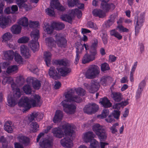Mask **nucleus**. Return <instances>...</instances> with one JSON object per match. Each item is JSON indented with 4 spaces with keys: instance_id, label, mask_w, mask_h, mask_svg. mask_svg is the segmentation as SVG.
Returning a JSON list of instances; mask_svg holds the SVG:
<instances>
[{
    "instance_id": "nucleus-9",
    "label": "nucleus",
    "mask_w": 148,
    "mask_h": 148,
    "mask_svg": "<svg viewBox=\"0 0 148 148\" xmlns=\"http://www.w3.org/2000/svg\"><path fill=\"white\" fill-rule=\"evenodd\" d=\"M69 136H66L60 141L61 145L63 147L66 148H70L73 145L71 139H73Z\"/></svg>"
},
{
    "instance_id": "nucleus-35",
    "label": "nucleus",
    "mask_w": 148,
    "mask_h": 148,
    "mask_svg": "<svg viewBox=\"0 0 148 148\" xmlns=\"http://www.w3.org/2000/svg\"><path fill=\"white\" fill-rule=\"evenodd\" d=\"M18 69V67L16 65H11L7 69L6 72L8 74H14L17 72Z\"/></svg>"
},
{
    "instance_id": "nucleus-21",
    "label": "nucleus",
    "mask_w": 148,
    "mask_h": 148,
    "mask_svg": "<svg viewBox=\"0 0 148 148\" xmlns=\"http://www.w3.org/2000/svg\"><path fill=\"white\" fill-rule=\"evenodd\" d=\"M43 24L44 30L46 32L47 34H51L53 33L54 29L55 28L54 26L53 25V23L51 25H50L47 23H45Z\"/></svg>"
},
{
    "instance_id": "nucleus-62",
    "label": "nucleus",
    "mask_w": 148,
    "mask_h": 148,
    "mask_svg": "<svg viewBox=\"0 0 148 148\" xmlns=\"http://www.w3.org/2000/svg\"><path fill=\"white\" fill-rule=\"evenodd\" d=\"M118 29L119 31L123 32H129V29L127 28L124 27L122 25H119L117 27L116 29Z\"/></svg>"
},
{
    "instance_id": "nucleus-1",
    "label": "nucleus",
    "mask_w": 148,
    "mask_h": 148,
    "mask_svg": "<svg viewBox=\"0 0 148 148\" xmlns=\"http://www.w3.org/2000/svg\"><path fill=\"white\" fill-rule=\"evenodd\" d=\"M40 99V96L37 95H34L33 99H29L27 97H23L18 105L20 107H24L25 111H27L31 107L32 105L33 107L40 106L42 103Z\"/></svg>"
},
{
    "instance_id": "nucleus-18",
    "label": "nucleus",
    "mask_w": 148,
    "mask_h": 148,
    "mask_svg": "<svg viewBox=\"0 0 148 148\" xmlns=\"http://www.w3.org/2000/svg\"><path fill=\"white\" fill-rule=\"evenodd\" d=\"M67 3L69 7H73L76 5L79 9H82L84 6V4L80 3L79 0H67Z\"/></svg>"
},
{
    "instance_id": "nucleus-6",
    "label": "nucleus",
    "mask_w": 148,
    "mask_h": 148,
    "mask_svg": "<svg viewBox=\"0 0 148 148\" xmlns=\"http://www.w3.org/2000/svg\"><path fill=\"white\" fill-rule=\"evenodd\" d=\"M74 92L75 91L73 90H70L65 94V98L69 102L74 101L78 103H80L82 101V99L79 96L77 95L72 96Z\"/></svg>"
},
{
    "instance_id": "nucleus-34",
    "label": "nucleus",
    "mask_w": 148,
    "mask_h": 148,
    "mask_svg": "<svg viewBox=\"0 0 148 148\" xmlns=\"http://www.w3.org/2000/svg\"><path fill=\"white\" fill-rule=\"evenodd\" d=\"M29 46L33 52H35L38 49V42L37 41H31L29 43Z\"/></svg>"
},
{
    "instance_id": "nucleus-30",
    "label": "nucleus",
    "mask_w": 148,
    "mask_h": 148,
    "mask_svg": "<svg viewBox=\"0 0 148 148\" xmlns=\"http://www.w3.org/2000/svg\"><path fill=\"white\" fill-rule=\"evenodd\" d=\"M74 18V16L71 12L68 14L62 15L61 16V18L62 20L71 23L73 19Z\"/></svg>"
},
{
    "instance_id": "nucleus-44",
    "label": "nucleus",
    "mask_w": 148,
    "mask_h": 148,
    "mask_svg": "<svg viewBox=\"0 0 148 148\" xmlns=\"http://www.w3.org/2000/svg\"><path fill=\"white\" fill-rule=\"evenodd\" d=\"M21 94L20 89L18 88H16L13 92L12 97H13L18 101V99L21 96Z\"/></svg>"
},
{
    "instance_id": "nucleus-2",
    "label": "nucleus",
    "mask_w": 148,
    "mask_h": 148,
    "mask_svg": "<svg viewBox=\"0 0 148 148\" xmlns=\"http://www.w3.org/2000/svg\"><path fill=\"white\" fill-rule=\"evenodd\" d=\"M56 69L58 73L56 71L55 68L53 66L51 67L49 69V75L51 77L55 79H58L60 78L59 73L61 75L65 76L71 72V69L66 67L57 68Z\"/></svg>"
},
{
    "instance_id": "nucleus-63",
    "label": "nucleus",
    "mask_w": 148,
    "mask_h": 148,
    "mask_svg": "<svg viewBox=\"0 0 148 148\" xmlns=\"http://www.w3.org/2000/svg\"><path fill=\"white\" fill-rule=\"evenodd\" d=\"M53 10H53H52L49 8H47L45 10V11L47 15L50 16H52L55 14V12Z\"/></svg>"
},
{
    "instance_id": "nucleus-46",
    "label": "nucleus",
    "mask_w": 148,
    "mask_h": 148,
    "mask_svg": "<svg viewBox=\"0 0 148 148\" xmlns=\"http://www.w3.org/2000/svg\"><path fill=\"white\" fill-rule=\"evenodd\" d=\"M18 23L23 26L27 27L28 25V19L25 17H24L20 19Z\"/></svg>"
},
{
    "instance_id": "nucleus-37",
    "label": "nucleus",
    "mask_w": 148,
    "mask_h": 148,
    "mask_svg": "<svg viewBox=\"0 0 148 148\" xmlns=\"http://www.w3.org/2000/svg\"><path fill=\"white\" fill-rule=\"evenodd\" d=\"M17 101L14 99L12 95H9L8 97V105L11 107L14 106L17 104Z\"/></svg>"
},
{
    "instance_id": "nucleus-54",
    "label": "nucleus",
    "mask_w": 148,
    "mask_h": 148,
    "mask_svg": "<svg viewBox=\"0 0 148 148\" xmlns=\"http://www.w3.org/2000/svg\"><path fill=\"white\" fill-rule=\"evenodd\" d=\"M16 82L19 85H22L25 82V79L23 76L22 75H20L17 77L16 79Z\"/></svg>"
},
{
    "instance_id": "nucleus-32",
    "label": "nucleus",
    "mask_w": 148,
    "mask_h": 148,
    "mask_svg": "<svg viewBox=\"0 0 148 148\" xmlns=\"http://www.w3.org/2000/svg\"><path fill=\"white\" fill-rule=\"evenodd\" d=\"M12 123L11 121H7L4 126V129L8 133H11L13 130L12 127Z\"/></svg>"
},
{
    "instance_id": "nucleus-57",
    "label": "nucleus",
    "mask_w": 148,
    "mask_h": 148,
    "mask_svg": "<svg viewBox=\"0 0 148 148\" xmlns=\"http://www.w3.org/2000/svg\"><path fill=\"white\" fill-rule=\"evenodd\" d=\"M101 69L102 71H104L108 70L110 69L109 65L106 63L105 62L102 64L101 66Z\"/></svg>"
},
{
    "instance_id": "nucleus-36",
    "label": "nucleus",
    "mask_w": 148,
    "mask_h": 148,
    "mask_svg": "<svg viewBox=\"0 0 148 148\" xmlns=\"http://www.w3.org/2000/svg\"><path fill=\"white\" fill-rule=\"evenodd\" d=\"M14 52L12 50H9L4 53V58L6 60H10L13 58Z\"/></svg>"
},
{
    "instance_id": "nucleus-8",
    "label": "nucleus",
    "mask_w": 148,
    "mask_h": 148,
    "mask_svg": "<svg viewBox=\"0 0 148 148\" xmlns=\"http://www.w3.org/2000/svg\"><path fill=\"white\" fill-rule=\"evenodd\" d=\"M56 42L59 47L65 48L66 46V39L61 36L60 34H57L55 36Z\"/></svg>"
},
{
    "instance_id": "nucleus-64",
    "label": "nucleus",
    "mask_w": 148,
    "mask_h": 148,
    "mask_svg": "<svg viewBox=\"0 0 148 148\" xmlns=\"http://www.w3.org/2000/svg\"><path fill=\"white\" fill-rule=\"evenodd\" d=\"M109 111L107 109H104L103 111L101 116L102 118L106 117L109 114Z\"/></svg>"
},
{
    "instance_id": "nucleus-52",
    "label": "nucleus",
    "mask_w": 148,
    "mask_h": 148,
    "mask_svg": "<svg viewBox=\"0 0 148 148\" xmlns=\"http://www.w3.org/2000/svg\"><path fill=\"white\" fill-rule=\"evenodd\" d=\"M90 148H99V146L98 142L95 139L92 140L90 144Z\"/></svg>"
},
{
    "instance_id": "nucleus-39",
    "label": "nucleus",
    "mask_w": 148,
    "mask_h": 148,
    "mask_svg": "<svg viewBox=\"0 0 148 148\" xmlns=\"http://www.w3.org/2000/svg\"><path fill=\"white\" fill-rule=\"evenodd\" d=\"M45 61L47 66L49 65L51 62V55L49 52L46 51L44 53Z\"/></svg>"
},
{
    "instance_id": "nucleus-51",
    "label": "nucleus",
    "mask_w": 148,
    "mask_h": 148,
    "mask_svg": "<svg viewBox=\"0 0 148 148\" xmlns=\"http://www.w3.org/2000/svg\"><path fill=\"white\" fill-rule=\"evenodd\" d=\"M54 65H60L66 66L67 65V62L66 61L63 60H56L53 61V62Z\"/></svg>"
},
{
    "instance_id": "nucleus-60",
    "label": "nucleus",
    "mask_w": 148,
    "mask_h": 148,
    "mask_svg": "<svg viewBox=\"0 0 148 148\" xmlns=\"http://www.w3.org/2000/svg\"><path fill=\"white\" fill-rule=\"evenodd\" d=\"M29 26L31 28H36L38 27V23L37 21H30L29 24Z\"/></svg>"
},
{
    "instance_id": "nucleus-28",
    "label": "nucleus",
    "mask_w": 148,
    "mask_h": 148,
    "mask_svg": "<svg viewBox=\"0 0 148 148\" xmlns=\"http://www.w3.org/2000/svg\"><path fill=\"white\" fill-rule=\"evenodd\" d=\"M51 141L49 140L43 138L41 139L39 143V145L42 148H48L51 146Z\"/></svg>"
},
{
    "instance_id": "nucleus-42",
    "label": "nucleus",
    "mask_w": 148,
    "mask_h": 148,
    "mask_svg": "<svg viewBox=\"0 0 148 148\" xmlns=\"http://www.w3.org/2000/svg\"><path fill=\"white\" fill-rule=\"evenodd\" d=\"M128 104V101L127 100L124 101H122L119 103L114 104L112 106L113 108L117 109L119 110L122 106H126Z\"/></svg>"
},
{
    "instance_id": "nucleus-16",
    "label": "nucleus",
    "mask_w": 148,
    "mask_h": 148,
    "mask_svg": "<svg viewBox=\"0 0 148 148\" xmlns=\"http://www.w3.org/2000/svg\"><path fill=\"white\" fill-rule=\"evenodd\" d=\"M63 127L64 130L65 136L72 137L74 134V131L71 125L69 123L66 124L63 126Z\"/></svg>"
},
{
    "instance_id": "nucleus-56",
    "label": "nucleus",
    "mask_w": 148,
    "mask_h": 148,
    "mask_svg": "<svg viewBox=\"0 0 148 148\" xmlns=\"http://www.w3.org/2000/svg\"><path fill=\"white\" fill-rule=\"evenodd\" d=\"M29 38L26 36H23L19 38L18 40V42L20 43H25L28 42Z\"/></svg>"
},
{
    "instance_id": "nucleus-29",
    "label": "nucleus",
    "mask_w": 148,
    "mask_h": 148,
    "mask_svg": "<svg viewBox=\"0 0 148 148\" xmlns=\"http://www.w3.org/2000/svg\"><path fill=\"white\" fill-rule=\"evenodd\" d=\"M53 136L57 138H61L64 136V134L60 128H54L52 129Z\"/></svg>"
},
{
    "instance_id": "nucleus-31",
    "label": "nucleus",
    "mask_w": 148,
    "mask_h": 148,
    "mask_svg": "<svg viewBox=\"0 0 148 148\" xmlns=\"http://www.w3.org/2000/svg\"><path fill=\"white\" fill-rule=\"evenodd\" d=\"M111 96L113 100L116 102L120 101L123 98L121 94L119 92H112Z\"/></svg>"
},
{
    "instance_id": "nucleus-48",
    "label": "nucleus",
    "mask_w": 148,
    "mask_h": 148,
    "mask_svg": "<svg viewBox=\"0 0 148 148\" xmlns=\"http://www.w3.org/2000/svg\"><path fill=\"white\" fill-rule=\"evenodd\" d=\"M71 13H73L74 16L77 15V17L79 18H80L82 16V13L81 10L77 9H75L74 10H72L71 12Z\"/></svg>"
},
{
    "instance_id": "nucleus-45",
    "label": "nucleus",
    "mask_w": 148,
    "mask_h": 148,
    "mask_svg": "<svg viewBox=\"0 0 148 148\" xmlns=\"http://www.w3.org/2000/svg\"><path fill=\"white\" fill-rule=\"evenodd\" d=\"M111 77L109 76H104L101 78L100 82L103 86H106L108 82L112 80Z\"/></svg>"
},
{
    "instance_id": "nucleus-47",
    "label": "nucleus",
    "mask_w": 148,
    "mask_h": 148,
    "mask_svg": "<svg viewBox=\"0 0 148 148\" xmlns=\"http://www.w3.org/2000/svg\"><path fill=\"white\" fill-rule=\"evenodd\" d=\"M53 25L54 26L55 29L58 30L62 29L64 27V24L60 22H54L53 23Z\"/></svg>"
},
{
    "instance_id": "nucleus-55",
    "label": "nucleus",
    "mask_w": 148,
    "mask_h": 148,
    "mask_svg": "<svg viewBox=\"0 0 148 148\" xmlns=\"http://www.w3.org/2000/svg\"><path fill=\"white\" fill-rule=\"evenodd\" d=\"M12 36L10 32H6L2 36V38L3 40L5 41H7L11 39L12 38Z\"/></svg>"
},
{
    "instance_id": "nucleus-58",
    "label": "nucleus",
    "mask_w": 148,
    "mask_h": 148,
    "mask_svg": "<svg viewBox=\"0 0 148 148\" xmlns=\"http://www.w3.org/2000/svg\"><path fill=\"white\" fill-rule=\"evenodd\" d=\"M89 52L90 54L95 58V56L97 54L96 48L90 47L89 49Z\"/></svg>"
},
{
    "instance_id": "nucleus-22",
    "label": "nucleus",
    "mask_w": 148,
    "mask_h": 148,
    "mask_svg": "<svg viewBox=\"0 0 148 148\" xmlns=\"http://www.w3.org/2000/svg\"><path fill=\"white\" fill-rule=\"evenodd\" d=\"M83 49V46L82 44L79 45L77 47L76 51V55L75 58V61L74 62L75 65H77L79 62L80 58V51Z\"/></svg>"
},
{
    "instance_id": "nucleus-25",
    "label": "nucleus",
    "mask_w": 148,
    "mask_h": 148,
    "mask_svg": "<svg viewBox=\"0 0 148 148\" xmlns=\"http://www.w3.org/2000/svg\"><path fill=\"white\" fill-rule=\"evenodd\" d=\"M63 116L62 111L60 110H57L53 119V122L56 123L60 122L62 119Z\"/></svg>"
},
{
    "instance_id": "nucleus-43",
    "label": "nucleus",
    "mask_w": 148,
    "mask_h": 148,
    "mask_svg": "<svg viewBox=\"0 0 148 148\" xmlns=\"http://www.w3.org/2000/svg\"><path fill=\"white\" fill-rule=\"evenodd\" d=\"M27 0H16V3L20 8L22 7L25 8H28L27 5L25 3Z\"/></svg>"
},
{
    "instance_id": "nucleus-14",
    "label": "nucleus",
    "mask_w": 148,
    "mask_h": 148,
    "mask_svg": "<svg viewBox=\"0 0 148 148\" xmlns=\"http://www.w3.org/2000/svg\"><path fill=\"white\" fill-rule=\"evenodd\" d=\"M99 86L100 85L98 82L96 80H93L88 88L90 93H94L97 91Z\"/></svg>"
},
{
    "instance_id": "nucleus-49",
    "label": "nucleus",
    "mask_w": 148,
    "mask_h": 148,
    "mask_svg": "<svg viewBox=\"0 0 148 148\" xmlns=\"http://www.w3.org/2000/svg\"><path fill=\"white\" fill-rule=\"evenodd\" d=\"M23 90L26 94H30L32 92V88L29 85H25L23 88Z\"/></svg>"
},
{
    "instance_id": "nucleus-17",
    "label": "nucleus",
    "mask_w": 148,
    "mask_h": 148,
    "mask_svg": "<svg viewBox=\"0 0 148 148\" xmlns=\"http://www.w3.org/2000/svg\"><path fill=\"white\" fill-rule=\"evenodd\" d=\"M21 55L25 58H29L31 56L29 49L25 45H22L20 48Z\"/></svg>"
},
{
    "instance_id": "nucleus-53",
    "label": "nucleus",
    "mask_w": 148,
    "mask_h": 148,
    "mask_svg": "<svg viewBox=\"0 0 148 148\" xmlns=\"http://www.w3.org/2000/svg\"><path fill=\"white\" fill-rule=\"evenodd\" d=\"M14 59L18 63H20L22 61V58L21 55L15 52L14 54Z\"/></svg>"
},
{
    "instance_id": "nucleus-61",
    "label": "nucleus",
    "mask_w": 148,
    "mask_h": 148,
    "mask_svg": "<svg viewBox=\"0 0 148 148\" xmlns=\"http://www.w3.org/2000/svg\"><path fill=\"white\" fill-rule=\"evenodd\" d=\"M120 112L119 110H114L112 113V115L114 118L118 119L120 115Z\"/></svg>"
},
{
    "instance_id": "nucleus-11",
    "label": "nucleus",
    "mask_w": 148,
    "mask_h": 148,
    "mask_svg": "<svg viewBox=\"0 0 148 148\" xmlns=\"http://www.w3.org/2000/svg\"><path fill=\"white\" fill-rule=\"evenodd\" d=\"M43 116L44 115L42 113L34 112L30 114L28 118V120L29 122H31L34 120L36 118L37 121H39L43 118Z\"/></svg>"
},
{
    "instance_id": "nucleus-4",
    "label": "nucleus",
    "mask_w": 148,
    "mask_h": 148,
    "mask_svg": "<svg viewBox=\"0 0 148 148\" xmlns=\"http://www.w3.org/2000/svg\"><path fill=\"white\" fill-rule=\"evenodd\" d=\"M99 68L95 65L90 66L85 73V76L88 79H92L97 77L100 73Z\"/></svg>"
},
{
    "instance_id": "nucleus-33",
    "label": "nucleus",
    "mask_w": 148,
    "mask_h": 148,
    "mask_svg": "<svg viewBox=\"0 0 148 148\" xmlns=\"http://www.w3.org/2000/svg\"><path fill=\"white\" fill-rule=\"evenodd\" d=\"M30 35L32 38L31 41H38V39L40 36L39 30L36 29L33 31L31 32Z\"/></svg>"
},
{
    "instance_id": "nucleus-26",
    "label": "nucleus",
    "mask_w": 148,
    "mask_h": 148,
    "mask_svg": "<svg viewBox=\"0 0 148 148\" xmlns=\"http://www.w3.org/2000/svg\"><path fill=\"white\" fill-rule=\"evenodd\" d=\"M93 15L96 17H98L99 18H103L106 16V13L102 10L96 9L92 11Z\"/></svg>"
},
{
    "instance_id": "nucleus-59",
    "label": "nucleus",
    "mask_w": 148,
    "mask_h": 148,
    "mask_svg": "<svg viewBox=\"0 0 148 148\" xmlns=\"http://www.w3.org/2000/svg\"><path fill=\"white\" fill-rule=\"evenodd\" d=\"M118 125V123H116L114 124L112 126L110 127V129L112 133L113 134H115L117 132V130L116 128V127Z\"/></svg>"
},
{
    "instance_id": "nucleus-3",
    "label": "nucleus",
    "mask_w": 148,
    "mask_h": 148,
    "mask_svg": "<svg viewBox=\"0 0 148 148\" xmlns=\"http://www.w3.org/2000/svg\"><path fill=\"white\" fill-rule=\"evenodd\" d=\"M92 130L101 141H104L106 139L107 134L103 126L96 123L92 126Z\"/></svg>"
},
{
    "instance_id": "nucleus-19",
    "label": "nucleus",
    "mask_w": 148,
    "mask_h": 148,
    "mask_svg": "<svg viewBox=\"0 0 148 148\" xmlns=\"http://www.w3.org/2000/svg\"><path fill=\"white\" fill-rule=\"evenodd\" d=\"M144 18L143 16L138 17L136 20V24L135 26V34H137L142 25V24L144 22Z\"/></svg>"
},
{
    "instance_id": "nucleus-38",
    "label": "nucleus",
    "mask_w": 148,
    "mask_h": 148,
    "mask_svg": "<svg viewBox=\"0 0 148 148\" xmlns=\"http://www.w3.org/2000/svg\"><path fill=\"white\" fill-rule=\"evenodd\" d=\"M21 27L20 26L18 25H14L12 26L11 30L12 32L14 34H19L21 31Z\"/></svg>"
},
{
    "instance_id": "nucleus-20",
    "label": "nucleus",
    "mask_w": 148,
    "mask_h": 148,
    "mask_svg": "<svg viewBox=\"0 0 148 148\" xmlns=\"http://www.w3.org/2000/svg\"><path fill=\"white\" fill-rule=\"evenodd\" d=\"M28 79H29V82L32 83L33 86L35 89L38 90L40 88L41 85L40 81L33 77L29 78Z\"/></svg>"
},
{
    "instance_id": "nucleus-50",
    "label": "nucleus",
    "mask_w": 148,
    "mask_h": 148,
    "mask_svg": "<svg viewBox=\"0 0 148 148\" xmlns=\"http://www.w3.org/2000/svg\"><path fill=\"white\" fill-rule=\"evenodd\" d=\"M74 91L76 92L77 95L80 96H84L86 93L85 90L80 87L75 89Z\"/></svg>"
},
{
    "instance_id": "nucleus-12",
    "label": "nucleus",
    "mask_w": 148,
    "mask_h": 148,
    "mask_svg": "<svg viewBox=\"0 0 148 148\" xmlns=\"http://www.w3.org/2000/svg\"><path fill=\"white\" fill-rule=\"evenodd\" d=\"M101 8L104 12H108L110 11H112L115 8V5L112 3H108L107 2H101Z\"/></svg>"
},
{
    "instance_id": "nucleus-15",
    "label": "nucleus",
    "mask_w": 148,
    "mask_h": 148,
    "mask_svg": "<svg viewBox=\"0 0 148 148\" xmlns=\"http://www.w3.org/2000/svg\"><path fill=\"white\" fill-rule=\"evenodd\" d=\"M50 6L52 9H56L60 11H64L65 9L63 6L60 5L58 0H51Z\"/></svg>"
},
{
    "instance_id": "nucleus-41",
    "label": "nucleus",
    "mask_w": 148,
    "mask_h": 148,
    "mask_svg": "<svg viewBox=\"0 0 148 148\" xmlns=\"http://www.w3.org/2000/svg\"><path fill=\"white\" fill-rule=\"evenodd\" d=\"M30 130L33 132H36L39 130V125L36 122H32L30 124Z\"/></svg>"
},
{
    "instance_id": "nucleus-10",
    "label": "nucleus",
    "mask_w": 148,
    "mask_h": 148,
    "mask_svg": "<svg viewBox=\"0 0 148 148\" xmlns=\"http://www.w3.org/2000/svg\"><path fill=\"white\" fill-rule=\"evenodd\" d=\"M10 20L8 16L3 14L0 15V27L2 29L5 28L8 26Z\"/></svg>"
},
{
    "instance_id": "nucleus-40",
    "label": "nucleus",
    "mask_w": 148,
    "mask_h": 148,
    "mask_svg": "<svg viewBox=\"0 0 148 148\" xmlns=\"http://www.w3.org/2000/svg\"><path fill=\"white\" fill-rule=\"evenodd\" d=\"M101 100L100 101V103H101L104 107L109 108L111 106L112 104L107 98H102Z\"/></svg>"
},
{
    "instance_id": "nucleus-5",
    "label": "nucleus",
    "mask_w": 148,
    "mask_h": 148,
    "mask_svg": "<svg viewBox=\"0 0 148 148\" xmlns=\"http://www.w3.org/2000/svg\"><path fill=\"white\" fill-rule=\"evenodd\" d=\"M68 101L66 99L64 100L61 102V104L64 107V111L66 113L69 114H73L76 110V106L75 104L68 103Z\"/></svg>"
},
{
    "instance_id": "nucleus-27",
    "label": "nucleus",
    "mask_w": 148,
    "mask_h": 148,
    "mask_svg": "<svg viewBox=\"0 0 148 148\" xmlns=\"http://www.w3.org/2000/svg\"><path fill=\"white\" fill-rule=\"evenodd\" d=\"M17 139L20 142L23 144L25 146L28 145L29 143V138L21 134L19 135Z\"/></svg>"
},
{
    "instance_id": "nucleus-23",
    "label": "nucleus",
    "mask_w": 148,
    "mask_h": 148,
    "mask_svg": "<svg viewBox=\"0 0 148 148\" xmlns=\"http://www.w3.org/2000/svg\"><path fill=\"white\" fill-rule=\"evenodd\" d=\"M95 58L91 55L87 53L83 57L82 62L84 64L89 63L94 60Z\"/></svg>"
},
{
    "instance_id": "nucleus-24",
    "label": "nucleus",
    "mask_w": 148,
    "mask_h": 148,
    "mask_svg": "<svg viewBox=\"0 0 148 148\" xmlns=\"http://www.w3.org/2000/svg\"><path fill=\"white\" fill-rule=\"evenodd\" d=\"M96 136L92 132H88L84 134L83 139L86 143L90 142L92 138H94Z\"/></svg>"
},
{
    "instance_id": "nucleus-13",
    "label": "nucleus",
    "mask_w": 148,
    "mask_h": 148,
    "mask_svg": "<svg viewBox=\"0 0 148 148\" xmlns=\"http://www.w3.org/2000/svg\"><path fill=\"white\" fill-rule=\"evenodd\" d=\"M117 13H114L109 17V19L105 22V25L107 28H109L112 26L115 21L117 17Z\"/></svg>"
},
{
    "instance_id": "nucleus-7",
    "label": "nucleus",
    "mask_w": 148,
    "mask_h": 148,
    "mask_svg": "<svg viewBox=\"0 0 148 148\" xmlns=\"http://www.w3.org/2000/svg\"><path fill=\"white\" fill-rule=\"evenodd\" d=\"M99 109L98 106L94 103H91L86 105L84 108V112L89 114H92L97 112Z\"/></svg>"
}]
</instances>
